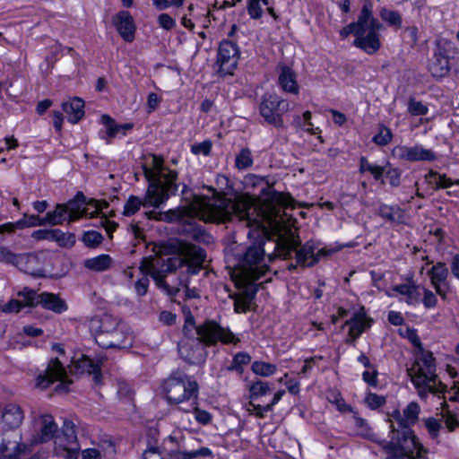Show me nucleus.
Wrapping results in <instances>:
<instances>
[{"instance_id": "obj_1", "label": "nucleus", "mask_w": 459, "mask_h": 459, "mask_svg": "<svg viewBox=\"0 0 459 459\" xmlns=\"http://www.w3.org/2000/svg\"><path fill=\"white\" fill-rule=\"evenodd\" d=\"M250 200L229 198H208L195 196L190 207H179L164 212H149L150 219L169 223L181 221L188 217H196L205 222H227L234 219L245 223L247 228H252L247 232L249 238L255 241L248 246L239 262L238 278L245 284L255 283L268 270L265 263L264 244L267 241V230L263 221L253 218L255 212Z\"/></svg>"}, {"instance_id": "obj_2", "label": "nucleus", "mask_w": 459, "mask_h": 459, "mask_svg": "<svg viewBox=\"0 0 459 459\" xmlns=\"http://www.w3.org/2000/svg\"><path fill=\"white\" fill-rule=\"evenodd\" d=\"M205 257V251L202 247L185 241L179 243L178 255L145 257L139 268L143 275L135 281L134 290L139 297L144 296L150 282L148 276H151L158 288L169 296H175L179 292V289L177 286L170 287L165 281L166 275L180 269L185 263L188 264L187 273L198 274L204 266Z\"/></svg>"}, {"instance_id": "obj_3", "label": "nucleus", "mask_w": 459, "mask_h": 459, "mask_svg": "<svg viewBox=\"0 0 459 459\" xmlns=\"http://www.w3.org/2000/svg\"><path fill=\"white\" fill-rule=\"evenodd\" d=\"M150 162L143 165L145 178L149 182L143 200L130 195L124 205L123 214L132 216L141 206L159 208L178 189V172L164 166V160L155 154L150 155Z\"/></svg>"}, {"instance_id": "obj_4", "label": "nucleus", "mask_w": 459, "mask_h": 459, "mask_svg": "<svg viewBox=\"0 0 459 459\" xmlns=\"http://www.w3.org/2000/svg\"><path fill=\"white\" fill-rule=\"evenodd\" d=\"M183 331L186 339L179 342L178 353L189 364H199L205 360L204 345L212 346L218 342L237 344L240 342L229 328L221 326L215 321L206 320L195 326L191 314L186 316Z\"/></svg>"}, {"instance_id": "obj_5", "label": "nucleus", "mask_w": 459, "mask_h": 459, "mask_svg": "<svg viewBox=\"0 0 459 459\" xmlns=\"http://www.w3.org/2000/svg\"><path fill=\"white\" fill-rule=\"evenodd\" d=\"M411 343L418 349L415 361L407 369L408 376L421 400H426L429 394L441 397L446 386L438 379L437 367L432 352L425 351L420 338L415 333L411 336Z\"/></svg>"}, {"instance_id": "obj_6", "label": "nucleus", "mask_w": 459, "mask_h": 459, "mask_svg": "<svg viewBox=\"0 0 459 459\" xmlns=\"http://www.w3.org/2000/svg\"><path fill=\"white\" fill-rule=\"evenodd\" d=\"M39 429L33 443H46L55 437L54 453L62 459H78L81 450L75 432V425L73 421L65 420L57 433V425L51 415L46 414L39 418Z\"/></svg>"}, {"instance_id": "obj_7", "label": "nucleus", "mask_w": 459, "mask_h": 459, "mask_svg": "<svg viewBox=\"0 0 459 459\" xmlns=\"http://www.w3.org/2000/svg\"><path fill=\"white\" fill-rule=\"evenodd\" d=\"M162 389L168 403L178 410L190 413L195 408L199 385L187 374L182 371L172 372L163 382Z\"/></svg>"}, {"instance_id": "obj_8", "label": "nucleus", "mask_w": 459, "mask_h": 459, "mask_svg": "<svg viewBox=\"0 0 459 459\" xmlns=\"http://www.w3.org/2000/svg\"><path fill=\"white\" fill-rule=\"evenodd\" d=\"M274 252L277 256L283 259L291 258L292 254L295 253L296 264H290L289 270H293L297 266H313L318 262L320 256L328 255V252L324 248L316 253V246L311 241H307L301 246L299 236L291 230L278 236L274 245Z\"/></svg>"}, {"instance_id": "obj_9", "label": "nucleus", "mask_w": 459, "mask_h": 459, "mask_svg": "<svg viewBox=\"0 0 459 459\" xmlns=\"http://www.w3.org/2000/svg\"><path fill=\"white\" fill-rule=\"evenodd\" d=\"M390 429V440L381 439L379 443L387 455L386 459H428V450L411 428H398L392 422Z\"/></svg>"}, {"instance_id": "obj_10", "label": "nucleus", "mask_w": 459, "mask_h": 459, "mask_svg": "<svg viewBox=\"0 0 459 459\" xmlns=\"http://www.w3.org/2000/svg\"><path fill=\"white\" fill-rule=\"evenodd\" d=\"M176 436L170 435L164 441L163 450L166 454L162 456V451L159 446H150L143 454V459H148L150 455H158L162 459H195L198 457H209L212 455V452L208 447H201L193 451L185 450V446Z\"/></svg>"}, {"instance_id": "obj_11", "label": "nucleus", "mask_w": 459, "mask_h": 459, "mask_svg": "<svg viewBox=\"0 0 459 459\" xmlns=\"http://www.w3.org/2000/svg\"><path fill=\"white\" fill-rule=\"evenodd\" d=\"M365 22L366 24H363L359 31L356 32L353 44L366 53L372 55L381 47L378 32L383 29V25L373 16L370 5H368V18Z\"/></svg>"}, {"instance_id": "obj_12", "label": "nucleus", "mask_w": 459, "mask_h": 459, "mask_svg": "<svg viewBox=\"0 0 459 459\" xmlns=\"http://www.w3.org/2000/svg\"><path fill=\"white\" fill-rule=\"evenodd\" d=\"M289 110V101L277 94L266 93L262 97L259 112L268 124L277 128H284L282 115Z\"/></svg>"}, {"instance_id": "obj_13", "label": "nucleus", "mask_w": 459, "mask_h": 459, "mask_svg": "<svg viewBox=\"0 0 459 459\" xmlns=\"http://www.w3.org/2000/svg\"><path fill=\"white\" fill-rule=\"evenodd\" d=\"M19 297L24 298L29 307L41 306L44 309L62 314L67 310L66 302L60 299L57 294L50 292L38 293L36 290L24 288L18 293Z\"/></svg>"}, {"instance_id": "obj_14", "label": "nucleus", "mask_w": 459, "mask_h": 459, "mask_svg": "<svg viewBox=\"0 0 459 459\" xmlns=\"http://www.w3.org/2000/svg\"><path fill=\"white\" fill-rule=\"evenodd\" d=\"M55 381L60 382L56 387V390L60 392H67L72 383L67 380L65 368L57 359H51L44 373L38 376L36 378V386L44 390Z\"/></svg>"}, {"instance_id": "obj_15", "label": "nucleus", "mask_w": 459, "mask_h": 459, "mask_svg": "<svg viewBox=\"0 0 459 459\" xmlns=\"http://www.w3.org/2000/svg\"><path fill=\"white\" fill-rule=\"evenodd\" d=\"M29 450L22 443V436L18 431H2L0 436V459H19Z\"/></svg>"}, {"instance_id": "obj_16", "label": "nucleus", "mask_w": 459, "mask_h": 459, "mask_svg": "<svg viewBox=\"0 0 459 459\" xmlns=\"http://www.w3.org/2000/svg\"><path fill=\"white\" fill-rule=\"evenodd\" d=\"M85 214L76 200H71L67 204H60L52 212H47L44 222L50 225L62 224L68 220L69 222L75 221Z\"/></svg>"}, {"instance_id": "obj_17", "label": "nucleus", "mask_w": 459, "mask_h": 459, "mask_svg": "<svg viewBox=\"0 0 459 459\" xmlns=\"http://www.w3.org/2000/svg\"><path fill=\"white\" fill-rule=\"evenodd\" d=\"M238 48L230 40L220 43L216 64L219 66L218 74L221 76L233 74L238 59Z\"/></svg>"}, {"instance_id": "obj_18", "label": "nucleus", "mask_w": 459, "mask_h": 459, "mask_svg": "<svg viewBox=\"0 0 459 459\" xmlns=\"http://www.w3.org/2000/svg\"><path fill=\"white\" fill-rule=\"evenodd\" d=\"M392 156L395 159L409 162L431 161L437 159V155L429 149H425L420 144L412 146L397 145L392 150Z\"/></svg>"}, {"instance_id": "obj_19", "label": "nucleus", "mask_w": 459, "mask_h": 459, "mask_svg": "<svg viewBox=\"0 0 459 459\" xmlns=\"http://www.w3.org/2000/svg\"><path fill=\"white\" fill-rule=\"evenodd\" d=\"M420 412V407L416 402H411L403 411L395 409L389 413L388 421L390 425L392 422L398 428H411L414 425Z\"/></svg>"}, {"instance_id": "obj_20", "label": "nucleus", "mask_w": 459, "mask_h": 459, "mask_svg": "<svg viewBox=\"0 0 459 459\" xmlns=\"http://www.w3.org/2000/svg\"><path fill=\"white\" fill-rule=\"evenodd\" d=\"M24 420L22 407L16 403H9L3 409L1 415L2 431H17Z\"/></svg>"}, {"instance_id": "obj_21", "label": "nucleus", "mask_w": 459, "mask_h": 459, "mask_svg": "<svg viewBox=\"0 0 459 459\" xmlns=\"http://www.w3.org/2000/svg\"><path fill=\"white\" fill-rule=\"evenodd\" d=\"M43 264L44 262L39 254H19L16 267L34 277H43L45 275Z\"/></svg>"}, {"instance_id": "obj_22", "label": "nucleus", "mask_w": 459, "mask_h": 459, "mask_svg": "<svg viewBox=\"0 0 459 459\" xmlns=\"http://www.w3.org/2000/svg\"><path fill=\"white\" fill-rule=\"evenodd\" d=\"M134 337L129 327L125 324L110 334L107 340H101L100 347L104 349H126L133 345Z\"/></svg>"}, {"instance_id": "obj_23", "label": "nucleus", "mask_w": 459, "mask_h": 459, "mask_svg": "<svg viewBox=\"0 0 459 459\" xmlns=\"http://www.w3.org/2000/svg\"><path fill=\"white\" fill-rule=\"evenodd\" d=\"M112 22L125 41L132 42L134 39L136 27L129 12L120 11L114 15Z\"/></svg>"}, {"instance_id": "obj_24", "label": "nucleus", "mask_w": 459, "mask_h": 459, "mask_svg": "<svg viewBox=\"0 0 459 459\" xmlns=\"http://www.w3.org/2000/svg\"><path fill=\"white\" fill-rule=\"evenodd\" d=\"M277 72L278 83L281 89L288 93L298 94L299 86L294 70L287 65L280 64L277 66Z\"/></svg>"}, {"instance_id": "obj_25", "label": "nucleus", "mask_w": 459, "mask_h": 459, "mask_svg": "<svg viewBox=\"0 0 459 459\" xmlns=\"http://www.w3.org/2000/svg\"><path fill=\"white\" fill-rule=\"evenodd\" d=\"M428 274L436 293L443 299H446L447 291L445 290L444 285H446L448 277V269L446 264L444 263H437L432 266Z\"/></svg>"}, {"instance_id": "obj_26", "label": "nucleus", "mask_w": 459, "mask_h": 459, "mask_svg": "<svg viewBox=\"0 0 459 459\" xmlns=\"http://www.w3.org/2000/svg\"><path fill=\"white\" fill-rule=\"evenodd\" d=\"M98 323V333L95 336V341L99 345H100L101 340H107L110 334L125 325L119 318L110 314L102 315Z\"/></svg>"}, {"instance_id": "obj_27", "label": "nucleus", "mask_w": 459, "mask_h": 459, "mask_svg": "<svg viewBox=\"0 0 459 459\" xmlns=\"http://www.w3.org/2000/svg\"><path fill=\"white\" fill-rule=\"evenodd\" d=\"M37 239L56 241L61 247H72L75 243V236L73 233H65L58 229L39 230L33 233Z\"/></svg>"}, {"instance_id": "obj_28", "label": "nucleus", "mask_w": 459, "mask_h": 459, "mask_svg": "<svg viewBox=\"0 0 459 459\" xmlns=\"http://www.w3.org/2000/svg\"><path fill=\"white\" fill-rule=\"evenodd\" d=\"M420 285L415 284L413 281L403 284H396L393 286L392 290L401 296L400 300L406 302L408 305H416L420 301Z\"/></svg>"}, {"instance_id": "obj_29", "label": "nucleus", "mask_w": 459, "mask_h": 459, "mask_svg": "<svg viewBox=\"0 0 459 459\" xmlns=\"http://www.w3.org/2000/svg\"><path fill=\"white\" fill-rule=\"evenodd\" d=\"M100 361H94L87 356H82L74 362L73 371L77 375H93L95 382L100 380Z\"/></svg>"}, {"instance_id": "obj_30", "label": "nucleus", "mask_w": 459, "mask_h": 459, "mask_svg": "<svg viewBox=\"0 0 459 459\" xmlns=\"http://www.w3.org/2000/svg\"><path fill=\"white\" fill-rule=\"evenodd\" d=\"M345 324L349 325V337L351 341L359 338L365 329L370 326V321L362 311L355 313Z\"/></svg>"}, {"instance_id": "obj_31", "label": "nucleus", "mask_w": 459, "mask_h": 459, "mask_svg": "<svg viewBox=\"0 0 459 459\" xmlns=\"http://www.w3.org/2000/svg\"><path fill=\"white\" fill-rule=\"evenodd\" d=\"M62 108L72 124H76L84 116V101L77 97L64 102Z\"/></svg>"}, {"instance_id": "obj_32", "label": "nucleus", "mask_w": 459, "mask_h": 459, "mask_svg": "<svg viewBox=\"0 0 459 459\" xmlns=\"http://www.w3.org/2000/svg\"><path fill=\"white\" fill-rule=\"evenodd\" d=\"M247 289V293L235 299L234 310L236 313H245L249 309L252 300L258 290V285L255 283L245 284L243 281H239Z\"/></svg>"}, {"instance_id": "obj_33", "label": "nucleus", "mask_w": 459, "mask_h": 459, "mask_svg": "<svg viewBox=\"0 0 459 459\" xmlns=\"http://www.w3.org/2000/svg\"><path fill=\"white\" fill-rule=\"evenodd\" d=\"M44 218L40 219L38 215H24V217L14 223L9 222L0 226V233L4 231L12 232L14 229H23L25 227H35L45 224Z\"/></svg>"}, {"instance_id": "obj_34", "label": "nucleus", "mask_w": 459, "mask_h": 459, "mask_svg": "<svg viewBox=\"0 0 459 459\" xmlns=\"http://www.w3.org/2000/svg\"><path fill=\"white\" fill-rule=\"evenodd\" d=\"M429 70L432 76L442 78L450 71L449 60L446 57L433 56L429 65Z\"/></svg>"}, {"instance_id": "obj_35", "label": "nucleus", "mask_w": 459, "mask_h": 459, "mask_svg": "<svg viewBox=\"0 0 459 459\" xmlns=\"http://www.w3.org/2000/svg\"><path fill=\"white\" fill-rule=\"evenodd\" d=\"M112 258L108 255H100L98 256L86 259L84 266L93 272H104L110 268Z\"/></svg>"}, {"instance_id": "obj_36", "label": "nucleus", "mask_w": 459, "mask_h": 459, "mask_svg": "<svg viewBox=\"0 0 459 459\" xmlns=\"http://www.w3.org/2000/svg\"><path fill=\"white\" fill-rule=\"evenodd\" d=\"M368 18V5L365 4L360 12L359 19L356 22H351L341 30V35L344 38L350 34H353L356 37V32L359 31V29L363 24H366V19Z\"/></svg>"}, {"instance_id": "obj_37", "label": "nucleus", "mask_w": 459, "mask_h": 459, "mask_svg": "<svg viewBox=\"0 0 459 459\" xmlns=\"http://www.w3.org/2000/svg\"><path fill=\"white\" fill-rule=\"evenodd\" d=\"M354 420L358 435L363 438H367L379 445L381 439L378 438L377 435L373 432L368 422L359 417H355Z\"/></svg>"}, {"instance_id": "obj_38", "label": "nucleus", "mask_w": 459, "mask_h": 459, "mask_svg": "<svg viewBox=\"0 0 459 459\" xmlns=\"http://www.w3.org/2000/svg\"><path fill=\"white\" fill-rule=\"evenodd\" d=\"M187 263H185L180 268L186 267L184 272L180 273L179 284L185 288L186 296L187 299H195L199 297V291L195 287H190V278L195 274L187 273Z\"/></svg>"}, {"instance_id": "obj_39", "label": "nucleus", "mask_w": 459, "mask_h": 459, "mask_svg": "<svg viewBox=\"0 0 459 459\" xmlns=\"http://www.w3.org/2000/svg\"><path fill=\"white\" fill-rule=\"evenodd\" d=\"M377 214L390 222L400 221L403 217L402 211L399 207L386 204H381L379 206Z\"/></svg>"}, {"instance_id": "obj_40", "label": "nucleus", "mask_w": 459, "mask_h": 459, "mask_svg": "<svg viewBox=\"0 0 459 459\" xmlns=\"http://www.w3.org/2000/svg\"><path fill=\"white\" fill-rule=\"evenodd\" d=\"M251 361V357L247 352L239 351L232 359L231 364L227 367L229 371L243 372V367Z\"/></svg>"}, {"instance_id": "obj_41", "label": "nucleus", "mask_w": 459, "mask_h": 459, "mask_svg": "<svg viewBox=\"0 0 459 459\" xmlns=\"http://www.w3.org/2000/svg\"><path fill=\"white\" fill-rule=\"evenodd\" d=\"M379 15L381 19L390 26L395 28H400L402 26V17L397 11L383 7L379 12Z\"/></svg>"}, {"instance_id": "obj_42", "label": "nucleus", "mask_w": 459, "mask_h": 459, "mask_svg": "<svg viewBox=\"0 0 459 459\" xmlns=\"http://www.w3.org/2000/svg\"><path fill=\"white\" fill-rule=\"evenodd\" d=\"M454 44L446 39H439L436 41L434 55L439 57H446L449 60L450 55L454 52Z\"/></svg>"}, {"instance_id": "obj_43", "label": "nucleus", "mask_w": 459, "mask_h": 459, "mask_svg": "<svg viewBox=\"0 0 459 459\" xmlns=\"http://www.w3.org/2000/svg\"><path fill=\"white\" fill-rule=\"evenodd\" d=\"M252 371L261 377H270L276 372V366L264 361H255L251 366Z\"/></svg>"}, {"instance_id": "obj_44", "label": "nucleus", "mask_w": 459, "mask_h": 459, "mask_svg": "<svg viewBox=\"0 0 459 459\" xmlns=\"http://www.w3.org/2000/svg\"><path fill=\"white\" fill-rule=\"evenodd\" d=\"M235 165L238 169H247L253 165V157L248 148H243L236 156Z\"/></svg>"}, {"instance_id": "obj_45", "label": "nucleus", "mask_w": 459, "mask_h": 459, "mask_svg": "<svg viewBox=\"0 0 459 459\" xmlns=\"http://www.w3.org/2000/svg\"><path fill=\"white\" fill-rule=\"evenodd\" d=\"M271 391V388L267 382L258 380L254 382L250 387V398L252 400L266 395Z\"/></svg>"}, {"instance_id": "obj_46", "label": "nucleus", "mask_w": 459, "mask_h": 459, "mask_svg": "<svg viewBox=\"0 0 459 459\" xmlns=\"http://www.w3.org/2000/svg\"><path fill=\"white\" fill-rule=\"evenodd\" d=\"M101 122L106 126V134L112 138L116 137L119 134H122L123 132V126L117 125L115 121L108 116V115H103L101 116Z\"/></svg>"}, {"instance_id": "obj_47", "label": "nucleus", "mask_w": 459, "mask_h": 459, "mask_svg": "<svg viewBox=\"0 0 459 459\" xmlns=\"http://www.w3.org/2000/svg\"><path fill=\"white\" fill-rule=\"evenodd\" d=\"M448 404L446 402L441 403L443 410L442 418L444 419L445 425L449 431H454L455 427H459V421L455 417V414L447 409Z\"/></svg>"}, {"instance_id": "obj_48", "label": "nucleus", "mask_w": 459, "mask_h": 459, "mask_svg": "<svg viewBox=\"0 0 459 459\" xmlns=\"http://www.w3.org/2000/svg\"><path fill=\"white\" fill-rule=\"evenodd\" d=\"M103 240L101 233L95 230H89L82 236L83 243L89 247H95L99 246Z\"/></svg>"}, {"instance_id": "obj_49", "label": "nucleus", "mask_w": 459, "mask_h": 459, "mask_svg": "<svg viewBox=\"0 0 459 459\" xmlns=\"http://www.w3.org/2000/svg\"><path fill=\"white\" fill-rule=\"evenodd\" d=\"M268 193L270 194V201L273 203H276L281 206H290L291 205L292 198L290 195H284L282 193L276 192L271 187L267 188Z\"/></svg>"}, {"instance_id": "obj_50", "label": "nucleus", "mask_w": 459, "mask_h": 459, "mask_svg": "<svg viewBox=\"0 0 459 459\" xmlns=\"http://www.w3.org/2000/svg\"><path fill=\"white\" fill-rule=\"evenodd\" d=\"M423 423L428 430L429 437L433 439H436L438 437L439 431L441 429V423L439 420L430 417L424 419Z\"/></svg>"}, {"instance_id": "obj_51", "label": "nucleus", "mask_w": 459, "mask_h": 459, "mask_svg": "<svg viewBox=\"0 0 459 459\" xmlns=\"http://www.w3.org/2000/svg\"><path fill=\"white\" fill-rule=\"evenodd\" d=\"M392 138L393 134L391 130L385 126H382L378 134L373 137V142L377 145L385 146L392 141Z\"/></svg>"}, {"instance_id": "obj_52", "label": "nucleus", "mask_w": 459, "mask_h": 459, "mask_svg": "<svg viewBox=\"0 0 459 459\" xmlns=\"http://www.w3.org/2000/svg\"><path fill=\"white\" fill-rule=\"evenodd\" d=\"M428 108L421 101H418L413 98H411L408 102V111L412 116H422L428 113Z\"/></svg>"}, {"instance_id": "obj_53", "label": "nucleus", "mask_w": 459, "mask_h": 459, "mask_svg": "<svg viewBox=\"0 0 459 459\" xmlns=\"http://www.w3.org/2000/svg\"><path fill=\"white\" fill-rule=\"evenodd\" d=\"M19 254L13 253L6 247L0 246V263L12 264L16 266V261L18 260Z\"/></svg>"}, {"instance_id": "obj_54", "label": "nucleus", "mask_w": 459, "mask_h": 459, "mask_svg": "<svg viewBox=\"0 0 459 459\" xmlns=\"http://www.w3.org/2000/svg\"><path fill=\"white\" fill-rule=\"evenodd\" d=\"M365 403L372 410H376L385 403V398L374 393H368L365 398Z\"/></svg>"}, {"instance_id": "obj_55", "label": "nucleus", "mask_w": 459, "mask_h": 459, "mask_svg": "<svg viewBox=\"0 0 459 459\" xmlns=\"http://www.w3.org/2000/svg\"><path fill=\"white\" fill-rule=\"evenodd\" d=\"M25 306L29 307L26 304L24 298H22V300L11 299L1 307V310L4 313H17Z\"/></svg>"}, {"instance_id": "obj_56", "label": "nucleus", "mask_w": 459, "mask_h": 459, "mask_svg": "<svg viewBox=\"0 0 459 459\" xmlns=\"http://www.w3.org/2000/svg\"><path fill=\"white\" fill-rule=\"evenodd\" d=\"M212 150V142L210 140H205L202 143H194L191 146V152L194 154H203V155H209Z\"/></svg>"}, {"instance_id": "obj_57", "label": "nucleus", "mask_w": 459, "mask_h": 459, "mask_svg": "<svg viewBox=\"0 0 459 459\" xmlns=\"http://www.w3.org/2000/svg\"><path fill=\"white\" fill-rule=\"evenodd\" d=\"M190 412L195 414V419L200 424L206 425L212 420V415L208 411L200 410L198 408V401L195 403V408L193 409Z\"/></svg>"}, {"instance_id": "obj_58", "label": "nucleus", "mask_w": 459, "mask_h": 459, "mask_svg": "<svg viewBox=\"0 0 459 459\" xmlns=\"http://www.w3.org/2000/svg\"><path fill=\"white\" fill-rule=\"evenodd\" d=\"M429 176L434 178L435 184L437 188H447L454 184L452 179L447 178L446 175H440L437 172L431 171Z\"/></svg>"}, {"instance_id": "obj_59", "label": "nucleus", "mask_w": 459, "mask_h": 459, "mask_svg": "<svg viewBox=\"0 0 459 459\" xmlns=\"http://www.w3.org/2000/svg\"><path fill=\"white\" fill-rule=\"evenodd\" d=\"M423 289L422 303L426 308L435 307L437 304V299L433 291L430 290Z\"/></svg>"}, {"instance_id": "obj_60", "label": "nucleus", "mask_w": 459, "mask_h": 459, "mask_svg": "<svg viewBox=\"0 0 459 459\" xmlns=\"http://www.w3.org/2000/svg\"><path fill=\"white\" fill-rule=\"evenodd\" d=\"M250 408L248 411L255 414L259 419H264L265 417V413L272 411L271 406L266 404L265 406H262L260 404H255L252 402L249 403Z\"/></svg>"}, {"instance_id": "obj_61", "label": "nucleus", "mask_w": 459, "mask_h": 459, "mask_svg": "<svg viewBox=\"0 0 459 459\" xmlns=\"http://www.w3.org/2000/svg\"><path fill=\"white\" fill-rule=\"evenodd\" d=\"M247 11L253 19H259L262 16V8L258 0H248Z\"/></svg>"}, {"instance_id": "obj_62", "label": "nucleus", "mask_w": 459, "mask_h": 459, "mask_svg": "<svg viewBox=\"0 0 459 459\" xmlns=\"http://www.w3.org/2000/svg\"><path fill=\"white\" fill-rule=\"evenodd\" d=\"M159 24L164 30H169L176 26V22L167 13H161L158 18Z\"/></svg>"}, {"instance_id": "obj_63", "label": "nucleus", "mask_w": 459, "mask_h": 459, "mask_svg": "<svg viewBox=\"0 0 459 459\" xmlns=\"http://www.w3.org/2000/svg\"><path fill=\"white\" fill-rule=\"evenodd\" d=\"M160 102V98L154 92H151L147 99V111L149 113L154 111Z\"/></svg>"}, {"instance_id": "obj_64", "label": "nucleus", "mask_w": 459, "mask_h": 459, "mask_svg": "<svg viewBox=\"0 0 459 459\" xmlns=\"http://www.w3.org/2000/svg\"><path fill=\"white\" fill-rule=\"evenodd\" d=\"M100 225L106 230L108 235H111L117 227L116 222L110 221L105 215L100 217Z\"/></svg>"}]
</instances>
